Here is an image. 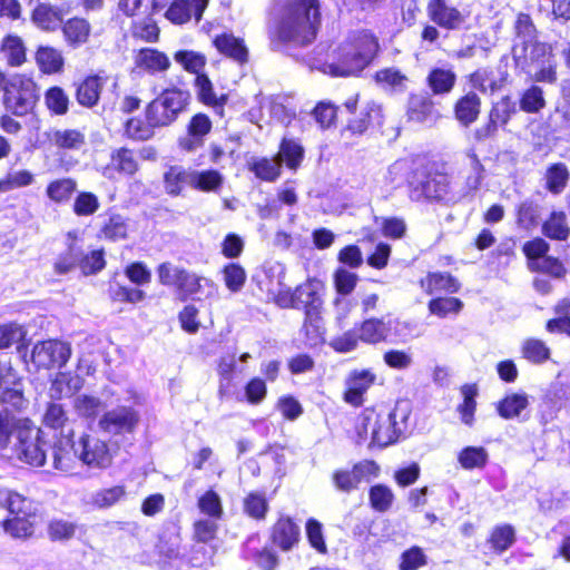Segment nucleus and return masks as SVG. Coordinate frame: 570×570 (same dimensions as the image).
Returning a JSON list of instances; mask_svg holds the SVG:
<instances>
[{"mask_svg": "<svg viewBox=\"0 0 570 570\" xmlns=\"http://www.w3.org/2000/svg\"><path fill=\"white\" fill-rule=\"evenodd\" d=\"M376 412L366 409L360 416L355 425V443L361 445L368 439L372 440V429H375Z\"/></svg>", "mask_w": 570, "mask_h": 570, "instance_id": "338daca9", "label": "nucleus"}, {"mask_svg": "<svg viewBox=\"0 0 570 570\" xmlns=\"http://www.w3.org/2000/svg\"><path fill=\"white\" fill-rule=\"evenodd\" d=\"M458 461L465 470L483 469L489 461V454L483 446H465L459 452Z\"/></svg>", "mask_w": 570, "mask_h": 570, "instance_id": "49530a36", "label": "nucleus"}, {"mask_svg": "<svg viewBox=\"0 0 570 570\" xmlns=\"http://www.w3.org/2000/svg\"><path fill=\"white\" fill-rule=\"evenodd\" d=\"M380 473V466L373 460H362L352 469H337L332 474L334 488L342 493L350 494L358 490L362 482L370 483Z\"/></svg>", "mask_w": 570, "mask_h": 570, "instance_id": "9d476101", "label": "nucleus"}, {"mask_svg": "<svg viewBox=\"0 0 570 570\" xmlns=\"http://www.w3.org/2000/svg\"><path fill=\"white\" fill-rule=\"evenodd\" d=\"M361 341L367 344L386 342L384 317H371L364 320L358 326Z\"/></svg>", "mask_w": 570, "mask_h": 570, "instance_id": "ea45409f", "label": "nucleus"}, {"mask_svg": "<svg viewBox=\"0 0 570 570\" xmlns=\"http://www.w3.org/2000/svg\"><path fill=\"white\" fill-rule=\"evenodd\" d=\"M58 443L59 439L47 440L45 433L30 421L27 429L18 432V442L13 443V451L19 460L33 466H43L48 455L52 458V449Z\"/></svg>", "mask_w": 570, "mask_h": 570, "instance_id": "6e6552de", "label": "nucleus"}, {"mask_svg": "<svg viewBox=\"0 0 570 570\" xmlns=\"http://www.w3.org/2000/svg\"><path fill=\"white\" fill-rule=\"evenodd\" d=\"M514 45L512 48L529 47L537 40V28L527 13H519L514 22Z\"/></svg>", "mask_w": 570, "mask_h": 570, "instance_id": "e433bc0d", "label": "nucleus"}, {"mask_svg": "<svg viewBox=\"0 0 570 570\" xmlns=\"http://www.w3.org/2000/svg\"><path fill=\"white\" fill-rule=\"evenodd\" d=\"M51 140L59 148L79 149L85 145V135L76 129L56 130Z\"/></svg>", "mask_w": 570, "mask_h": 570, "instance_id": "0e129e2a", "label": "nucleus"}, {"mask_svg": "<svg viewBox=\"0 0 570 570\" xmlns=\"http://www.w3.org/2000/svg\"><path fill=\"white\" fill-rule=\"evenodd\" d=\"M72 436L60 438L52 449V468L68 471L75 458L90 469L104 470L110 466L112 456L105 441L87 433H82L78 440Z\"/></svg>", "mask_w": 570, "mask_h": 570, "instance_id": "f03ea898", "label": "nucleus"}, {"mask_svg": "<svg viewBox=\"0 0 570 570\" xmlns=\"http://www.w3.org/2000/svg\"><path fill=\"white\" fill-rule=\"evenodd\" d=\"M244 511L256 520H263L268 511V503L264 493L250 492L244 500Z\"/></svg>", "mask_w": 570, "mask_h": 570, "instance_id": "69168bd1", "label": "nucleus"}, {"mask_svg": "<svg viewBox=\"0 0 570 570\" xmlns=\"http://www.w3.org/2000/svg\"><path fill=\"white\" fill-rule=\"evenodd\" d=\"M461 393L463 395V403L459 405L458 410L461 414L462 422L466 425H471L473 422L474 411L476 406V386L465 384L461 387Z\"/></svg>", "mask_w": 570, "mask_h": 570, "instance_id": "e2e57ef3", "label": "nucleus"}, {"mask_svg": "<svg viewBox=\"0 0 570 570\" xmlns=\"http://www.w3.org/2000/svg\"><path fill=\"white\" fill-rule=\"evenodd\" d=\"M570 387L563 384H556L546 394L542 406V419L546 421L552 420L556 414L570 402Z\"/></svg>", "mask_w": 570, "mask_h": 570, "instance_id": "c756f323", "label": "nucleus"}, {"mask_svg": "<svg viewBox=\"0 0 570 570\" xmlns=\"http://www.w3.org/2000/svg\"><path fill=\"white\" fill-rule=\"evenodd\" d=\"M66 245V249L58 255L53 264V271L58 275H66L76 267L80 268V261L82 259V245L75 232H69L67 234Z\"/></svg>", "mask_w": 570, "mask_h": 570, "instance_id": "f3484780", "label": "nucleus"}, {"mask_svg": "<svg viewBox=\"0 0 570 570\" xmlns=\"http://www.w3.org/2000/svg\"><path fill=\"white\" fill-rule=\"evenodd\" d=\"M542 233L550 239L566 240L570 235L567 215L563 212H552L542 224Z\"/></svg>", "mask_w": 570, "mask_h": 570, "instance_id": "79ce46f5", "label": "nucleus"}, {"mask_svg": "<svg viewBox=\"0 0 570 570\" xmlns=\"http://www.w3.org/2000/svg\"><path fill=\"white\" fill-rule=\"evenodd\" d=\"M383 124V114L381 105L371 101L367 102L358 112V115L348 120L346 130L353 135H362L370 127H381Z\"/></svg>", "mask_w": 570, "mask_h": 570, "instance_id": "a211bd4d", "label": "nucleus"}, {"mask_svg": "<svg viewBox=\"0 0 570 570\" xmlns=\"http://www.w3.org/2000/svg\"><path fill=\"white\" fill-rule=\"evenodd\" d=\"M30 502L17 492L6 489L0 491V507L6 508L11 517L30 515L28 507Z\"/></svg>", "mask_w": 570, "mask_h": 570, "instance_id": "8fccbe9b", "label": "nucleus"}, {"mask_svg": "<svg viewBox=\"0 0 570 570\" xmlns=\"http://www.w3.org/2000/svg\"><path fill=\"white\" fill-rule=\"evenodd\" d=\"M384 323L387 343H404L412 336L414 324L409 321L384 317Z\"/></svg>", "mask_w": 570, "mask_h": 570, "instance_id": "a18cd8bd", "label": "nucleus"}, {"mask_svg": "<svg viewBox=\"0 0 570 570\" xmlns=\"http://www.w3.org/2000/svg\"><path fill=\"white\" fill-rule=\"evenodd\" d=\"M296 309H304V314L320 312L323 301L314 282H306L294 289Z\"/></svg>", "mask_w": 570, "mask_h": 570, "instance_id": "cd10ccee", "label": "nucleus"}, {"mask_svg": "<svg viewBox=\"0 0 570 570\" xmlns=\"http://www.w3.org/2000/svg\"><path fill=\"white\" fill-rule=\"evenodd\" d=\"M508 71H499V76H495L494 71L489 68H480L469 76V82L472 88L479 90L482 94H494L499 91L508 79Z\"/></svg>", "mask_w": 570, "mask_h": 570, "instance_id": "412c9836", "label": "nucleus"}, {"mask_svg": "<svg viewBox=\"0 0 570 570\" xmlns=\"http://www.w3.org/2000/svg\"><path fill=\"white\" fill-rule=\"evenodd\" d=\"M302 333L305 336L306 345L314 347L324 342L325 328L323 326V318L320 312H308L304 314V322Z\"/></svg>", "mask_w": 570, "mask_h": 570, "instance_id": "72a5a7b5", "label": "nucleus"}, {"mask_svg": "<svg viewBox=\"0 0 570 570\" xmlns=\"http://www.w3.org/2000/svg\"><path fill=\"white\" fill-rule=\"evenodd\" d=\"M32 22L45 31H55L62 24V11L47 3H39L32 11Z\"/></svg>", "mask_w": 570, "mask_h": 570, "instance_id": "2f4dec72", "label": "nucleus"}, {"mask_svg": "<svg viewBox=\"0 0 570 570\" xmlns=\"http://www.w3.org/2000/svg\"><path fill=\"white\" fill-rule=\"evenodd\" d=\"M529 405L525 393H512L502 399L497 406L498 413L505 420L518 417Z\"/></svg>", "mask_w": 570, "mask_h": 570, "instance_id": "c03bdc74", "label": "nucleus"}, {"mask_svg": "<svg viewBox=\"0 0 570 570\" xmlns=\"http://www.w3.org/2000/svg\"><path fill=\"white\" fill-rule=\"evenodd\" d=\"M30 515L10 517L2 522L6 533L16 539H24L33 533V524L29 520Z\"/></svg>", "mask_w": 570, "mask_h": 570, "instance_id": "4d7b16f0", "label": "nucleus"}, {"mask_svg": "<svg viewBox=\"0 0 570 570\" xmlns=\"http://www.w3.org/2000/svg\"><path fill=\"white\" fill-rule=\"evenodd\" d=\"M517 68L534 81L553 83L557 80L552 48L546 42L534 41L529 47L512 48Z\"/></svg>", "mask_w": 570, "mask_h": 570, "instance_id": "20e7f679", "label": "nucleus"}, {"mask_svg": "<svg viewBox=\"0 0 570 570\" xmlns=\"http://www.w3.org/2000/svg\"><path fill=\"white\" fill-rule=\"evenodd\" d=\"M375 81L385 89L403 92L406 89L407 78L395 68H385L375 73Z\"/></svg>", "mask_w": 570, "mask_h": 570, "instance_id": "603ef678", "label": "nucleus"}, {"mask_svg": "<svg viewBox=\"0 0 570 570\" xmlns=\"http://www.w3.org/2000/svg\"><path fill=\"white\" fill-rule=\"evenodd\" d=\"M375 374L370 370L353 371L345 381L344 401L353 406L364 403V394L375 382Z\"/></svg>", "mask_w": 570, "mask_h": 570, "instance_id": "ddd939ff", "label": "nucleus"}, {"mask_svg": "<svg viewBox=\"0 0 570 570\" xmlns=\"http://www.w3.org/2000/svg\"><path fill=\"white\" fill-rule=\"evenodd\" d=\"M456 73L451 68H432L426 77V83L434 96H444L452 91L456 82Z\"/></svg>", "mask_w": 570, "mask_h": 570, "instance_id": "c85d7f7f", "label": "nucleus"}, {"mask_svg": "<svg viewBox=\"0 0 570 570\" xmlns=\"http://www.w3.org/2000/svg\"><path fill=\"white\" fill-rule=\"evenodd\" d=\"M135 65L149 75H156L167 71L170 60L166 53L155 48H141L135 56Z\"/></svg>", "mask_w": 570, "mask_h": 570, "instance_id": "4be33fe9", "label": "nucleus"}, {"mask_svg": "<svg viewBox=\"0 0 570 570\" xmlns=\"http://www.w3.org/2000/svg\"><path fill=\"white\" fill-rule=\"evenodd\" d=\"M204 284L210 285L212 282L184 268L177 286L179 298L181 301H186L188 298L199 299L200 295L204 294Z\"/></svg>", "mask_w": 570, "mask_h": 570, "instance_id": "473e14b6", "label": "nucleus"}, {"mask_svg": "<svg viewBox=\"0 0 570 570\" xmlns=\"http://www.w3.org/2000/svg\"><path fill=\"white\" fill-rule=\"evenodd\" d=\"M429 14L432 21L446 29H459L465 22L462 13L458 9L446 6L444 0H431Z\"/></svg>", "mask_w": 570, "mask_h": 570, "instance_id": "aec40b11", "label": "nucleus"}, {"mask_svg": "<svg viewBox=\"0 0 570 570\" xmlns=\"http://www.w3.org/2000/svg\"><path fill=\"white\" fill-rule=\"evenodd\" d=\"M125 497V487L115 485L95 492L92 495V504L100 509H107L122 500Z\"/></svg>", "mask_w": 570, "mask_h": 570, "instance_id": "680f3d73", "label": "nucleus"}, {"mask_svg": "<svg viewBox=\"0 0 570 570\" xmlns=\"http://www.w3.org/2000/svg\"><path fill=\"white\" fill-rule=\"evenodd\" d=\"M463 308V302L456 297H436L429 302V311L439 317L459 314Z\"/></svg>", "mask_w": 570, "mask_h": 570, "instance_id": "bf43d9fd", "label": "nucleus"}, {"mask_svg": "<svg viewBox=\"0 0 570 570\" xmlns=\"http://www.w3.org/2000/svg\"><path fill=\"white\" fill-rule=\"evenodd\" d=\"M301 538V528L289 517H281L272 528L271 540L283 551H289Z\"/></svg>", "mask_w": 570, "mask_h": 570, "instance_id": "dca6fc26", "label": "nucleus"}, {"mask_svg": "<svg viewBox=\"0 0 570 570\" xmlns=\"http://www.w3.org/2000/svg\"><path fill=\"white\" fill-rule=\"evenodd\" d=\"M546 107L541 87L532 85L524 90L519 100V109L528 114H538Z\"/></svg>", "mask_w": 570, "mask_h": 570, "instance_id": "3c124183", "label": "nucleus"}, {"mask_svg": "<svg viewBox=\"0 0 570 570\" xmlns=\"http://www.w3.org/2000/svg\"><path fill=\"white\" fill-rule=\"evenodd\" d=\"M409 195L414 202L449 203L454 199L445 174L416 168L407 179Z\"/></svg>", "mask_w": 570, "mask_h": 570, "instance_id": "423d86ee", "label": "nucleus"}, {"mask_svg": "<svg viewBox=\"0 0 570 570\" xmlns=\"http://www.w3.org/2000/svg\"><path fill=\"white\" fill-rule=\"evenodd\" d=\"M85 380L70 372H59L51 382L50 395L55 399L69 397L79 392Z\"/></svg>", "mask_w": 570, "mask_h": 570, "instance_id": "bb28decb", "label": "nucleus"}, {"mask_svg": "<svg viewBox=\"0 0 570 570\" xmlns=\"http://www.w3.org/2000/svg\"><path fill=\"white\" fill-rule=\"evenodd\" d=\"M249 170L262 180L275 181L281 175L282 161L276 156L255 158L249 163Z\"/></svg>", "mask_w": 570, "mask_h": 570, "instance_id": "58836bf2", "label": "nucleus"}, {"mask_svg": "<svg viewBox=\"0 0 570 570\" xmlns=\"http://www.w3.org/2000/svg\"><path fill=\"white\" fill-rule=\"evenodd\" d=\"M214 45L217 50L243 65L248 60V50L244 43V40L234 37L233 35H220L214 40Z\"/></svg>", "mask_w": 570, "mask_h": 570, "instance_id": "7c9ffc66", "label": "nucleus"}, {"mask_svg": "<svg viewBox=\"0 0 570 570\" xmlns=\"http://www.w3.org/2000/svg\"><path fill=\"white\" fill-rule=\"evenodd\" d=\"M30 420L27 417H17L12 412L6 410L0 411V448H12L18 442V432L27 429Z\"/></svg>", "mask_w": 570, "mask_h": 570, "instance_id": "6ab92c4d", "label": "nucleus"}, {"mask_svg": "<svg viewBox=\"0 0 570 570\" xmlns=\"http://www.w3.org/2000/svg\"><path fill=\"white\" fill-rule=\"evenodd\" d=\"M546 189L553 195H560L567 187L570 179V173L566 164H551L544 175Z\"/></svg>", "mask_w": 570, "mask_h": 570, "instance_id": "c9c22d12", "label": "nucleus"}, {"mask_svg": "<svg viewBox=\"0 0 570 570\" xmlns=\"http://www.w3.org/2000/svg\"><path fill=\"white\" fill-rule=\"evenodd\" d=\"M224 177L218 170H191L189 186L202 191H216L223 185Z\"/></svg>", "mask_w": 570, "mask_h": 570, "instance_id": "f704fd0d", "label": "nucleus"}, {"mask_svg": "<svg viewBox=\"0 0 570 570\" xmlns=\"http://www.w3.org/2000/svg\"><path fill=\"white\" fill-rule=\"evenodd\" d=\"M518 110L517 101L510 96H504L492 105L489 115L490 118H493L501 127H504Z\"/></svg>", "mask_w": 570, "mask_h": 570, "instance_id": "5fc2aeb1", "label": "nucleus"}, {"mask_svg": "<svg viewBox=\"0 0 570 570\" xmlns=\"http://www.w3.org/2000/svg\"><path fill=\"white\" fill-rule=\"evenodd\" d=\"M320 23L318 0H273L266 20L271 49L282 51L311 45Z\"/></svg>", "mask_w": 570, "mask_h": 570, "instance_id": "f257e3e1", "label": "nucleus"}, {"mask_svg": "<svg viewBox=\"0 0 570 570\" xmlns=\"http://www.w3.org/2000/svg\"><path fill=\"white\" fill-rule=\"evenodd\" d=\"M1 51L10 66H21L26 60V47L18 36H7L1 42Z\"/></svg>", "mask_w": 570, "mask_h": 570, "instance_id": "de8ad7c7", "label": "nucleus"}, {"mask_svg": "<svg viewBox=\"0 0 570 570\" xmlns=\"http://www.w3.org/2000/svg\"><path fill=\"white\" fill-rule=\"evenodd\" d=\"M480 110L481 99L474 91H469L454 105L455 118L465 127L470 126L478 119Z\"/></svg>", "mask_w": 570, "mask_h": 570, "instance_id": "a878e982", "label": "nucleus"}, {"mask_svg": "<svg viewBox=\"0 0 570 570\" xmlns=\"http://www.w3.org/2000/svg\"><path fill=\"white\" fill-rule=\"evenodd\" d=\"M38 99L36 83L30 79L10 81L3 88L4 108L17 117L31 112Z\"/></svg>", "mask_w": 570, "mask_h": 570, "instance_id": "1a4fd4ad", "label": "nucleus"}, {"mask_svg": "<svg viewBox=\"0 0 570 570\" xmlns=\"http://www.w3.org/2000/svg\"><path fill=\"white\" fill-rule=\"evenodd\" d=\"M105 83L106 79L98 75L86 77L78 85L76 90V99L78 104L86 108H94L97 106Z\"/></svg>", "mask_w": 570, "mask_h": 570, "instance_id": "5701e85b", "label": "nucleus"}, {"mask_svg": "<svg viewBox=\"0 0 570 570\" xmlns=\"http://www.w3.org/2000/svg\"><path fill=\"white\" fill-rule=\"evenodd\" d=\"M71 356L69 343L59 340H48L33 345L30 360L36 370L61 368Z\"/></svg>", "mask_w": 570, "mask_h": 570, "instance_id": "f8f14e48", "label": "nucleus"}, {"mask_svg": "<svg viewBox=\"0 0 570 570\" xmlns=\"http://www.w3.org/2000/svg\"><path fill=\"white\" fill-rule=\"evenodd\" d=\"M72 406L78 416L89 420H95L105 409V404L99 397L89 394L76 395Z\"/></svg>", "mask_w": 570, "mask_h": 570, "instance_id": "37998d69", "label": "nucleus"}, {"mask_svg": "<svg viewBox=\"0 0 570 570\" xmlns=\"http://www.w3.org/2000/svg\"><path fill=\"white\" fill-rule=\"evenodd\" d=\"M379 41L367 30L353 32L337 50L336 61L327 65V72L334 77L358 75L374 59L379 51Z\"/></svg>", "mask_w": 570, "mask_h": 570, "instance_id": "7ed1b4c3", "label": "nucleus"}, {"mask_svg": "<svg viewBox=\"0 0 570 570\" xmlns=\"http://www.w3.org/2000/svg\"><path fill=\"white\" fill-rule=\"evenodd\" d=\"M190 169L181 166H170L164 174V188L170 196H178L189 186Z\"/></svg>", "mask_w": 570, "mask_h": 570, "instance_id": "4c0bfd02", "label": "nucleus"}, {"mask_svg": "<svg viewBox=\"0 0 570 570\" xmlns=\"http://www.w3.org/2000/svg\"><path fill=\"white\" fill-rule=\"evenodd\" d=\"M410 404L397 402L392 411L376 412L375 429H372V442L368 448H385L394 442L405 432L410 417Z\"/></svg>", "mask_w": 570, "mask_h": 570, "instance_id": "0eeeda50", "label": "nucleus"}, {"mask_svg": "<svg viewBox=\"0 0 570 570\" xmlns=\"http://www.w3.org/2000/svg\"><path fill=\"white\" fill-rule=\"evenodd\" d=\"M128 226L126 219L118 214L110 215L104 220L101 234L110 240L124 239L127 236Z\"/></svg>", "mask_w": 570, "mask_h": 570, "instance_id": "052dcab7", "label": "nucleus"}, {"mask_svg": "<svg viewBox=\"0 0 570 570\" xmlns=\"http://www.w3.org/2000/svg\"><path fill=\"white\" fill-rule=\"evenodd\" d=\"M368 500L372 509L383 513L391 509L394 501V493L385 484H375L370 488Z\"/></svg>", "mask_w": 570, "mask_h": 570, "instance_id": "864d4df0", "label": "nucleus"}, {"mask_svg": "<svg viewBox=\"0 0 570 570\" xmlns=\"http://www.w3.org/2000/svg\"><path fill=\"white\" fill-rule=\"evenodd\" d=\"M140 422L139 412L132 406H117L105 412L98 421L99 429L111 438L131 435Z\"/></svg>", "mask_w": 570, "mask_h": 570, "instance_id": "9b49d317", "label": "nucleus"}, {"mask_svg": "<svg viewBox=\"0 0 570 570\" xmlns=\"http://www.w3.org/2000/svg\"><path fill=\"white\" fill-rule=\"evenodd\" d=\"M212 130V120L205 114H196L187 126V134L178 140L179 147L185 151H195L203 147L204 139Z\"/></svg>", "mask_w": 570, "mask_h": 570, "instance_id": "4468645a", "label": "nucleus"}, {"mask_svg": "<svg viewBox=\"0 0 570 570\" xmlns=\"http://www.w3.org/2000/svg\"><path fill=\"white\" fill-rule=\"evenodd\" d=\"M61 29L67 45L72 49L83 46L91 32L90 23L86 19L78 17L68 19Z\"/></svg>", "mask_w": 570, "mask_h": 570, "instance_id": "393cba45", "label": "nucleus"}, {"mask_svg": "<svg viewBox=\"0 0 570 570\" xmlns=\"http://www.w3.org/2000/svg\"><path fill=\"white\" fill-rule=\"evenodd\" d=\"M191 95L177 87L168 88L146 107V120L151 126L167 127L174 124L180 114L187 111Z\"/></svg>", "mask_w": 570, "mask_h": 570, "instance_id": "39448f33", "label": "nucleus"}, {"mask_svg": "<svg viewBox=\"0 0 570 570\" xmlns=\"http://www.w3.org/2000/svg\"><path fill=\"white\" fill-rule=\"evenodd\" d=\"M517 215L519 227L531 229L539 225L540 206L535 202L527 199L518 206Z\"/></svg>", "mask_w": 570, "mask_h": 570, "instance_id": "6e6d98bb", "label": "nucleus"}, {"mask_svg": "<svg viewBox=\"0 0 570 570\" xmlns=\"http://www.w3.org/2000/svg\"><path fill=\"white\" fill-rule=\"evenodd\" d=\"M522 355L531 363L541 364L550 358V348L541 340L528 338L522 344Z\"/></svg>", "mask_w": 570, "mask_h": 570, "instance_id": "13d9d810", "label": "nucleus"}, {"mask_svg": "<svg viewBox=\"0 0 570 570\" xmlns=\"http://www.w3.org/2000/svg\"><path fill=\"white\" fill-rule=\"evenodd\" d=\"M209 0H174L167 9L166 18L176 24H183L194 16L200 21Z\"/></svg>", "mask_w": 570, "mask_h": 570, "instance_id": "2eb2a0df", "label": "nucleus"}, {"mask_svg": "<svg viewBox=\"0 0 570 570\" xmlns=\"http://www.w3.org/2000/svg\"><path fill=\"white\" fill-rule=\"evenodd\" d=\"M36 61L40 70L45 73H56L63 67V57L61 52L52 47L40 46L36 52Z\"/></svg>", "mask_w": 570, "mask_h": 570, "instance_id": "a19ab883", "label": "nucleus"}, {"mask_svg": "<svg viewBox=\"0 0 570 570\" xmlns=\"http://www.w3.org/2000/svg\"><path fill=\"white\" fill-rule=\"evenodd\" d=\"M428 562V558L424 551L420 547H412L402 552L400 558V570H417L419 568L425 566Z\"/></svg>", "mask_w": 570, "mask_h": 570, "instance_id": "774afa93", "label": "nucleus"}, {"mask_svg": "<svg viewBox=\"0 0 570 570\" xmlns=\"http://www.w3.org/2000/svg\"><path fill=\"white\" fill-rule=\"evenodd\" d=\"M282 164L285 163L289 169H297L304 157L303 147L293 139L284 138L276 156Z\"/></svg>", "mask_w": 570, "mask_h": 570, "instance_id": "09e8293b", "label": "nucleus"}, {"mask_svg": "<svg viewBox=\"0 0 570 570\" xmlns=\"http://www.w3.org/2000/svg\"><path fill=\"white\" fill-rule=\"evenodd\" d=\"M407 116L410 120L431 125L436 119V110L430 97L411 95L407 104Z\"/></svg>", "mask_w": 570, "mask_h": 570, "instance_id": "b1692460", "label": "nucleus"}]
</instances>
